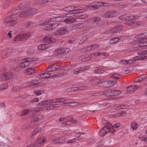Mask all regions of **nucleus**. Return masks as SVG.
<instances>
[{
  "mask_svg": "<svg viewBox=\"0 0 147 147\" xmlns=\"http://www.w3.org/2000/svg\"><path fill=\"white\" fill-rule=\"evenodd\" d=\"M99 3H98V4L97 5H91L90 6L91 7H92L93 8L95 9H97L99 8V7L100 6V4H99Z\"/></svg>",
  "mask_w": 147,
  "mask_h": 147,
  "instance_id": "nucleus-61",
  "label": "nucleus"
},
{
  "mask_svg": "<svg viewBox=\"0 0 147 147\" xmlns=\"http://www.w3.org/2000/svg\"><path fill=\"white\" fill-rule=\"evenodd\" d=\"M57 69L56 65L54 64L48 67L46 69V71L48 72H51L55 71Z\"/></svg>",
  "mask_w": 147,
  "mask_h": 147,
  "instance_id": "nucleus-20",
  "label": "nucleus"
},
{
  "mask_svg": "<svg viewBox=\"0 0 147 147\" xmlns=\"http://www.w3.org/2000/svg\"><path fill=\"white\" fill-rule=\"evenodd\" d=\"M138 124L136 123H132L131 127L134 130H136L138 128Z\"/></svg>",
  "mask_w": 147,
  "mask_h": 147,
  "instance_id": "nucleus-46",
  "label": "nucleus"
},
{
  "mask_svg": "<svg viewBox=\"0 0 147 147\" xmlns=\"http://www.w3.org/2000/svg\"><path fill=\"white\" fill-rule=\"evenodd\" d=\"M138 54L139 55H142L143 56L141 57L144 58L145 59L147 58V50L143 51H139L138 52Z\"/></svg>",
  "mask_w": 147,
  "mask_h": 147,
  "instance_id": "nucleus-30",
  "label": "nucleus"
},
{
  "mask_svg": "<svg viewBox=\"0 0 147 147\" xmlns=\"http://www.w3.org/2000/svg\"><path fill=\"white\" fill-rule=\"evenodd\" d=\"M21 89V88L20 86H16L12 88V90L15 91H17Z\"/></svg>",
  "mask_w": 147,
  "mask_h": 147,
  "instance_id": "nucleus-58",
  "label": "nucleus"
},
{
  "mask_svg": "<svg viewBox=\"0 0 147 147\" xmlns=\"http://www.w3.org/2000/svg\"><path fill=\"white\" fill-rule=\"evenodd\" d=\"M91 20L94 23H95L96 24H99L100 22L101 21V19L98 17H94L92 18Z\"/></svg>",
  "mask_w": 147,
  "mask_h": 147,
  "instance_id": "nucleus-26",
  "label": "nucleus"
},
{
  "mask_svg": "<svg viewBox=\"0 0 147 147\" xmlns=\"http://www.w3.org/2000/svg\"><path fill=\"white\" fill-rule=\"evenodd\" d=\"M65 140V138L62 137L56 138L53 140V142L54 143H61L64 142Z\"/></svg>",
  "mask_w": 147,
  "mask_h": 147,
  "instance_id": "nucleus-18",
  "label": "nucleus"
},
{
  "mask_svg": "<svg viewBox=\"0 0 147 147\" xmlns=\"http://www.w3.org/2000/svg\"><path fill=\"white\" fill-rule=\"evenodd\" d=\"M8 86L6 84H2L0 85V90H4L7 88Z\"/></svg>",
  "mask_w": 147,
  "mask_h": 147,
  "instance_id": "nucleus-42",
  "label": "nucleus"
},
{
  "mask_svg": "<svg viewBox=\"0 0 147 147\" xmlns=\"http://www.w3.org/2000/svg\"><path fill=\"white\" fill-rule=\"evenodd\" d=\"M30 65V63L26 62L24 60L23 62L22 63L20 64H19V66L22 68L26 67Z\"/></svg>",
  "mask_w": 147,
  "mask_h": 147,
  "instance_id": "nucleus-32",
  "label": "nucleus"
},
{
  "mask_svg": "<svg viewBox=\"0 0 147 147\" xmlns=\"http://www.w3.org/2000/svg\"><path fill=\"white\" fill-rule=\"evenodd\" d=\"M40 111V109L38 108H35L32 110L30 111V113H31L34 114L36 112H38Z\"/></svg>",
  "mask_w": 147,
  "mask_h": 147,
  "instance_id": "nucleus-45",
  "label": "nucleus"
},
{
  "mask_svg": "<svg viewBox=\"0 0 147 147\" xmlns=\"http://www.w3.org/2000/svg\"><path fill=\"white\" fill-rule=\"evenodd\" d=\"M78 88L76 87H73L71 88H69L66 90V91L67 92H69L71 91V90H77Z\"/></svg>",
  "mask_w": 147,
  "mask_h": 147,
  "instance_id": "nucleus-54",
  "label": "nucleus"
},
{
  "mask_svg": "<svg viewBox=\"0 0 147 147\" xmlns=\"http://www.w3.org/2000/svg\"><path fill=\"white\" fill-rule=\"evenodd\" d=\"M38 84L37 83L34 84L33 82H30L28 83H25L23 85L24 87V88H28V87H31L32 86H34L35 85V86H36Z\"/></svg>",
  "mask_w": 147,
  "mask_h": 147,
  "instance_id": "nucleus-27",
  "label": "nucleus"
},
{
  "mask_svg": "<svg viewBox=\"0 0 147 147\" xmlns=\"http://www.w3.org/2000/svg\"><path fill=\"white\" fill-rule=\"evenodd\" d=\"M47 109L48 110L54 109L53 104H51L49 105L47 107Z\"/></svg>",
  "mask_w": 147,
  "mask_h": 147,
  "instance_id": "nucleus-56",
  "label": "nucleus"
},
{
  "mask_svg": "<svg viewBox=\"0 0 147 147\" xmlns=\"http://www.w3.org/2000/svg\"><path fill=\"white\" fill-rule=\"evenodd\" d=\"M138 87L136 86L133 85L128 87L127 91L130 92H132L135 91L137 89Z\"/></svg>",
  "mask_w": 147,
  "mask_h": 147,
  "instance_id": "nucleus-25",
  "label": "nucleus"
},
{
  "mask_svg": "<svg viewBox=\"0 0 147 147\" xmlns=\"http://www.w3.org/2000/svg\"><path fill=\"white\" fill-rule=\"evenodd\" d=\"M122 26L120 25L115 27L111 29V32L113 34L119 32L122 30Z\"/></svg>",
  "mask_w": 147,
  "mask_h": 147,
  "instance_id": "nucleus-12",
  "label": "nucleus"
},
{
  "mask_svg": "<svg viewBox=\"0 0 147 147\" xmlns=\"http://www.w3.org/2000/svg\"><path fill=\"white\" fill-rule=\"evenodd\" d=\"M37 12L36 9L29 7L26 11H22L19 14L20 17H26L35 14Z\"/></svg>",
  "mask_w": 147,
  "mask_h": 147,
  "instance_id": "nucleus-2",
  "label": "nucleus"
},
{
  "mask_svg": "<svg viewBox=\"0 0 147 147\" xmlns=\"http://www.w3.org/2000/svg\"><path fill=\"white\" fill-rule=\"evenodd\" d=\"M19 35H20V40L22 41H25L30 37L29 34L26 33H23V34H20Z\"/></svg>",
  "mask_w": 147,
  "mask_h": 147,
  "instance_id": "nucleus-15",
  "label": "nucleus"
},
{
  "mask_svg": "<svg viewBox=\"0 0 147 147\" xmlns=\"http://www.w3.org/2000/svg\"><path fill=\"white\" fill-rule=\"evenodd\" d=\"M90 67V66L88 65L79 67L74 71L73 73L75 75H78L80 73H82L85 70L89 69Z\"/></svg>",
  "mask_w": 147,
  "mask_h": 147,
  "instance_id": "nucleus-7",
  "label": "nucleus"
},
{
  "mask_svg": "<svg viewBox=\"0 0 147 147\" xmlns=\"http://www.w3.org/2000/svg\"><path fill=\"white\" fill-rule=\"evenodd\" d=\"M20 41H21L20 35H18L15 36L14 38L13 39L12 42L13 43H16Z\"/></svg>",
  "mask_w": 147,
  "mask_h": 147,
  "instance_id": "nucleus-35",
  "label": "nucleus"
},
{
  "mask_svg": "<svg viewBox=\"0 0 147 147\" xmlns=\"http://www.w3.org/2000/svg\"><path fill=\"white\" fill-rule=\"evenodd\" d=\"M10 0H3V7L6 8L9 5V1Z\"/></svg>",
  "mask_w": 147,
  "mask_h": 147,
  "instance_id": "nucleus-40",
  "label": "nucleus"
},
{
  "mask_svg": "<svg viewBox=\"0 0 147 147\" xmlns=\"http://www.w3.org/2000/svg\"><path fill=\"white\" fill-rule=\"evenodd\" d=\"M64 98H61L57 99H53V102L54 103L61 102L62 101L61 100H63V99Z\"/></svg>",
  "mask_w": 147,
  "mask_h": 147,
  "instance_id": "nucleus-52",
  "label": "nucleus"
},
{
  "mask_svg": "<svg viewBox=\"0 0 147 147\" xmlns=\"http://www.w3.org/2000/svg\"><path fill=\"white\" fill-rule=\"evenodd\" d=\"M120 38L119 37L115 38L110 40V42L111 44H114L118 42Z\"/></svg>",
  "mask_w": 147,
  "mask_h": 147,
  "instance_id": "nucleus-37",
  "label": "nucleus"
},
{
  "mask_svg": "<svg viewBox=\"0 0 147 147\" xmlns=\"http://www.w3.org/2000/svg\"><path fill=\"white\" fill-rule=\"evenodd\" d=\"M59 24L57 23H55L51 24V30L57 28L59 26Z\"/></svg>",
  "mask_w": 147,
  "mask_h": 147,
  "instance_id": "nucleus-41",
  "label": "nucleus"
},
{
  "mask_svg": "<svg viewBox=\"0 0 147 147\" xmlns=\"http://www.w3.org/2000/svg\"><path fill=\"white\" fill-rule=\"evenodd\" d=\"M43 116L42 115H38L34 116L32 118L31 120L32 123H34L38 121L39 120L42 119Z\"/></svg>",
  "mask_w": 147,
  "mask_h": 147,
  "instance_id": "nucleus-13",
  "label": "nucleus"
},
{
  "mask_svg": "<svg viewBox=\"0 0 147 147\" xmlns=\"http://www.w3.org/2000/svg\"><path fill=\"white\" fill-rule=\"evenodd\" d=\"M51 21L50 20H49L45 22L42 27L43 29L45 30H51V24H49Z\"/></svg>",
  "mask_w": 147,
  "mask_h": 147,
  "instance_id": "nucleus-14",
  "label": "nucleus"
},
{
  "mask_svg": "<svg viewBox=\"0 0 147 147\" xmlns=\"http://www.w3.org/2000/svg\"><path fill=\"white\" fill-rule=\"evenodd\" d=\"M101 80L99 79H93L90 82L91 83H94L92 86H95L99 83L101 82Z\"/></svg>",
  "mask_w": 147,
  "mask_h": 147,
  "instance_id": "nucleus-34",
  "label": "nucleus"
},
{
  "mask_svg": "<svg viewBox=\"0 0 147 147\" xmlns=\"http://www.w3.org/2000/svg\"><path fill=\"white\" fill-rule=\"evenodd\" d=\"M121 93V92L120 90L113 89L105 92L103 94L107 96H117L120 94Z\"/></svg>",
  "mask_w": 147,
  "mask_h": 147,
  "instance_id": "nucleus-5",
  "label": "nucleus"
},
{
  "mask_svg": "<svg viewBox=\"0 0 147 147\" xmlns=\"http://www.w3.org/2000/svg\"><path fill=\"white\" fill-rule=\"evenodd\" d=\"M39 101L38 98H37L33 99L30 101L31 103H34Z\"/></svg>",
  "mask_w": 147,
  "mask_h": 147,
  "instance_id": "nucleus-63",
  "label": "nucleus"
},
{
  "mask_svg": "<svg viewBox=\"0 0 147 147\" xmlns=\"http://www.w3.org/2000/svg\"><path fill=\"white\" fill-rule=\"evenodd\" d=\"M101 53L100 52H97V53H92L91 55V57H92L93 56H98L100 55Z\"/></svg>",
  "mask_w": 147,
  "mask_h": 147,
  "instance_id": "nucleus-64",
  "label": "nucleus"
},
{
  "mask_svg": "<svg viewBox=\"0 0 147 147\" xmlns=\"http://www.w3.org/2000/svg\"><path fill=\"white\" fill-rule=\"evenodd\" d=\"M77 12V9H73L70 13H69L68 14L67 13L66 14V16L67 17H68L69 16L68 15L69 14L73 15V16L74 15V14L78 13Z\"/></svg>",
  "mask_w": 147,
  "mask_h": 147,
  "instance_id": "nucleus-43",
  "label": "nucleus"
},
{
  "mask_svg": "<svg viewBox=\"0 0 147 147\" xmlns=\"http://www.w3.org/2000/svg\"><path fill=\"white\" fill-rule=\"evenodd\" d=\"M35 72V70L33 68H28L25 70V73L27 75H32Z\"/></svg>",
  "mask_w": 147,
  "mask_h": 147,
  "instance_id": "nucleus-21",
  "label": "nucleus"
},
{
  "mask_svg": "<svg viewBox=\"0 0 147 147\" xmlns=\"http://www.w3.org/2000/svg\"><path fill=\"white\" fill-rule=\"evenodd\" d=\"M120 125V124L119 123H117L116 124H115L114 125V126H112V125H111V130L112 131V132L113 131H114L115 130H114V127L115 128H117L118 127H119V126Z\"/></svg>",
  "mask_w": 147,
  "mask_h": 147,
  "instance_id": "nucleus-55",
  "label": "nucleus"
},
{
  "mask_svg": "<svg viewBox=\"0 0 147 147\" xmlns=\"http://www.w3.org/2000/svg\"><path fill=\"white\" fill-rule=\"evenodd\" d=\"M51 76V74L48 73H42L38 76V78H49Z\"/></svg>",
  "mask_w": 147,
  "mask_h": 147,
  "instance_id": "nucleus-17",
  "label": "nucleus"
},
{
  "mask_svg": "<svg viewBox=\"0 0 147 147\" xmlns=\"http://www.w3.org/2000/svg\"><path fill=\"white\" fill-rule=\"evenodd\" d=\"M41 131V129L40 127H38L37 128H36L34 131H33L32 133V135L31 136V138H33L34 136L36 134L40 132Z\"/></svg>",
  "mask_w": 147,
  "mask_h": 147,
  "instance_id": "nucleus-22",
  "label": "nucleus"
},
{
  "mask_svg": "<svg viewBox=\"0 0 147 147\" xmlns=\"http://www.w3.org/2000/svg\"><path fill=\"white\" fill-rule=\"evenodd\" d=\"M134 59L135 61L138 60H144L145 59L144 58H143V57L139 56H137L135 57L134 58Z\"/></svg>",
  "mask_w": 147,
  "mask_h": 147,
  "instance_id": "nucleus-60",
  "label": "nucleus"
},
{
  "mask_svg": "<svg viewBox=\"0 0 147 147\" xmlns=\"http://www.w3.org/2000/svg\"><path fill=\"white\" fill-rule=\"evenodd\" d=\"M6 74L7 73H6L1 74L0 76V79L1 80H7Z\"/></svg>",
  "mask_w": 147,
  "mask_h": 147,
  "instance_id": "nucleus-39",
  "label": "nucleus"
},
{
  "mask_svg": "<svg viewBox=\"0 0 147 147\" xmlns=\"http://www.w3.org/2000/svg\"><path fill=\"white\" fill-rule=\"evenodd\" d=\"M119 19L128 21L133 20L136 19L135 16L130 14L124 15L122 17H119Z\"/></svg>",
  "mask_w": 147,
  "mask_h": 147,
  "instance_id": "nucleus-6",
  "label": "nucleus"
},
{
  "mask_svg": "<svg viewBox=\"0 0 147 147\" xmlns=\"http://www.w3.org/2000/svg\"><path fill=\"white\" fill-rule=\"evenodd\" d=\"M141 37L140 38V39H138L136 41L137 43H138L140 46L143 47L147 45V42L146 40H147V34L144 33L141 34L140 35Z\"/></svg>",
  "mask_w": 147,
  "mask_h": 147,
  "instance_id": "nucleus-4",
  "label": "nucleus"
},
{
  "mask_svg": "<svg viewBox=\"0 0 147 147\" xmlns=\"http://www.w3.org/2000/svg\"><path fill=\"white\" fill-rule=\"evenodd\" d=\"M113 79H119L120 77V76L117 74H113L111 76Z\"/></svg>",
  "mask_w": 147,
  "mask_h": 147,
  "instance_id": "nucleus-48",
  "label": "nucleus"
},
{
  "mask_svg": "<svg viewBox=\"0 0 147 147\" xmlns=\"http://www.w3.org/2000/svg\"><path fill=\"white\" fill-rule=\"evenodd\" d=\"M52 103H54L53 99H49L39 102L38 103V104L40 106H41L45 104H48Z\"/></svg>",
  "mask_w": 147,
  "mask_h": 147,
  "instance_id": "nucleus-16",
  "label": "nucleus"
},
{
  "mask_svg": "<svg viewBox=\"0 0 147 147\" xmlns=\"http://www.w3.org/2000/svg\"><path fill=\"white\" fill-rule=\"evenodd\" d=\"M72 10L73 9L72 8L71 6H70L65 7L61 10H60V11L62 12V13H63V11L69 12V13H70Z\"/></svg>",
  "mask_w": 147,
  "mask_h": 147,
  "instance_id": "nucleus-24",
  "label": "nucleus"
},
{
  "mask_svg": "<svg viewBox=\"0 0 147 147\" xmlns=\"http://www.w3.org/2000/svg\"><path fill=\"white\" fill-rule=\"evenodd\" d=\"M78 136H77V137L73 138V140H80V136L82 134L84 135L85 133H82L81 132H79L78 133Z\"/></svg>",
  "mask_w": 147,
  "mask_h": 147,
  "instance_id": "nucleus-51",
  "label": "nucleus"
},
{
  "mask_svg": "<svg viewBox=\"0 0 147 147\" xmlns=\"http://www.w3.org/2000/svg\"><path fill=\"white\" fill-rule=\"evenodd\" d=\"M36 60V58H27L24 59V60L26 62H28V63L30 61H34Z\"/></svg>",
  "mask_w": 147,
  "mask_h": 147,
  "instance_id": "nucleus-47",
  "label": "nucleus"
},
{
  "mask_svg": "<svg viewBox=\"0 0 147 147\" xmlns=\"http://www.w3.org/2000/svg\"><path fill=\"white\" fill-rule=\"evenodd\" d=\"M46 141V139L45 137H42L39 138L35 142L36 144V147H40Z\"/></svg>",
  "mask_w": 147,
  "mask_h": 147,
  "instance_id": "nucleus-9",
  "label": "nucleus"
},
{
  "mask_svg": "<svg viewBox=\"0 0 147 147\" xmlns=\"http://www.w3.org/2000/svg\"><path fill=\"white\" fill-rule=\"evenodd\" d=\"M53 54L55 56L60 55L62 57L63 55L61 49H58L55 51L53 52Z\"/></svg>",
  "mask_w": 147,
  "mask_h": 147,
  "instance_id": "nucleus-23",
  "label": "nucleus"
},
{
  "mask_svg": "<svg viewBox=\"0 0 147 147\" xmlns=\"http://www.w3.org/2000/svg\"><path fill=\"white\" fill-rule=\"evenodd\" d=\"M111 124L107 122L105 127L102 128L99 131V134L101 136H103L109 131L112 132L111 128Z\"/></svg>",
  "mask_w": 147,
  "mask_h": 147,
  "instance_id": "nucleus-3",
  "label": "nucleus"
},
{
  "mask_svg": "<svg viewBox=\"0 0 147 147\" xmlns=\"http://www.w3.org/2000/svg\"><path fill=\"white\" fill-rule=\"evenodd\" d=\"M135 61L134 59H133L129 60H127V64H132L135 63Z\"/></svg>",
  "mask_w": 147,
  "mask_h": 147,
  "instance_id": "nucleus-62",
  "label": "nucleus"
},
{
  "mask_svg": "<svg viewBox=\"0 0 147 147\" xmlns=\"http://www.w3.org/2000/svg\"><path fill=\"white\" fill-rule=\"evenodd\" d=\"M68 31L66 29H62L57 30L53 34L56 35H63L68 33Z\"/></svg>",
  "mask_w": 147,
  "mask_h": 147,
  "instance_id": "nucleus-11",
  "label": "nucleus"
},
{
  "mask_svg": "<svg viewBox=\"0 0 147 147\" xmlns=\"http://www.w3.org/2000/svg\"><path fill=\"white\" fill-rule=\"evenodd\" d=\"M98 46L97 45H92L87 47V51H90L92 50H95L98 48Z\"/></svg>",
  "mask_w": 147,
  "mask_h": 147,
  "instance_id": "nucleus-31",
  "label": "nucleus"
},
{
  "mask_svg": "<svg viewBox=\"0 0 147 147\" xmlns=\"http://www.w3.org/2000/svg\"><path fill=\"white\" fill-rule=\"evenodd\" d=\"M6 73L7 80L12 78L13 76V74L11 73L7 72Z\"/></svg>",
  "mask_w": 147,
  "mask_h": 147,
  "instance_id": "nucleus-57",
  "label": "nucleus"
},
{
  "mask_svg": "<svg viewBox=\"0 0 147 147\" xmlns=\"http://www.w3.org/2000/svg\"><path fill=\"white\" fill-rule=\"evenodd\" d=\"M139 77L141 81L147 77V74H142Z\"/></svg>",
  "mask_w": 147,
  "mask_h": 147,
  "instance_id": "nucleus-49",
  "label": "nucleus"
},
{
  "mask_svg": "<svg viewBox=\"0 0 147 147\" xmlns=\"http://www.w3.org/2000/svg\"><path fill=\"white\" fill-rule=\"evenodd\" d=\"M61 49L63 57L67 54L70 51V49L68 48H63Z\"/></svg>",
  "mask_w": 147,
  "mask_h": 147,
  "instance_id": "nucleus-33",
  "label": "nucleus"
},
{
  "mask_svg": "<svg viewBox=\"0 0 147 147\" xmlns=\"http://www.w3.org/2000/svg\"><path fill=\"white\" fill-rule=\"evenodd\" d=\"M48 45L43 44L39 45L38 47V49L39 50H45L48 48Z\"/></svg>",
  "mask_w": 147,
  "mask_h": 147,
  "instance_id": "nucleus-28",
  "label": "nucleus"
},
{
  "mask_svg": "<svg viewBox=\"0 0 147 147\" xmlns=\"http://www.w3.org/2000/svg\"><path fill=\"white\" fill-rule=\"evenodd\" d=\"M76 19L74 18L66 19L64 20V22L66 23L70 24L75 22Z\"/></svg>",
  "mask_w": 147,
  "mask_h": 147,
  "instance_id": "nucleus-36",
  "label": "nucleus"
},
{
  "mask_svg": "<svg viewBox=\"0 0 147 147\" xmlns=\"http://www.w3.org/2000/svg\"><path fill=\"white\" fill-rule=\"evenodd\" d=\"M126 114L127 113L126 112L124 111H121L119 112L118 114H117V115L119 117H124L125 116Z\"/></svg>",
  "mask_w": 147,
  "mask_h": 147,
  "instance_id": "nucleus-44",
  "label": "nucleus"
},
{
  "mask_svg": "<svg viewBox=\"0 0 147 147\" xmlns=\"http://www.w3.org/2000/svg\"><path fill=\"white\" fill-rule=\"evenodd\" d=\"M116 81L109 80L103 82V86L106 88H109L114 86L117 83Z\"/></svg>",
  "mask_w": 147,
  "mask_h": 147,
  "instance_id": "nucleus-10",
  "label": "nucleus"
},
{
  "mask_svg": "<svg viewBox=\"0 0 147 147\" xmlns=\"http://www.w3.org/2000/svg\"><path fill=\"white\" fill-rule=\"evenodd\" d=\"M28 5L26 4V2H24L20 4L18 6V7L16 8L17 9H24L25 7H27Z\"/></svg>",
  "mask_w": 147,
  "mask_h": 147,
  "instance_id": "nucleus-29",
  "label": "nucleus"
},
{
  "mask_svg": "<svg viewBox=\"0 0 147 147\" xmlns=\"http://www.w3.org/2000/svg\"><path fill=\"white\" fill-rule=\"evenodd\" d=\"M103 71L100 69H96L94 71V72L95 74H101L102 73Z\"/></svg>",
  "mask_w": 147,
  "mask_h": 147,
  "instance_id": "nucleus-53",
  "label": "nucleus"
},
{
  "mask_svg": "<svg viewBox=\"0 0 147 147\" xmlns=\"http://www.w3.org/2000/svg\"><path fill=\"white\" fill-rule=\"evenodd\" d=\"M116 15V12L114 10H110L109 11L102 14L101 17L104 18H112Z\"/></svg>",
  "mask_w": 147,
  "mask_h": 147,
  "instance_id": "nucleus-8",
  "label": "nucleus"
},
{
  "mask_svg": "<svg viewBox=\"0 0 147 147\" xmlns=\"http://www.w3.org/2000/svg\"><path fill=\"white\" fill-rule=\"evenodd\" d=\"M61 17H57L55 18H52L50 20L51 21L54 22H60L62 20Z\"/></svg>",
  "mask_w": 147,
  "mask_h": 147,
  "instance_id": "nucleus-38",
  "label": "nucleus"
},
{
  "mask_svg": "<svg viewBox=\"0 0 147 147\" xmlns=\"http://www.w3.org/2000/svg\"><path fill=\"white\" fill-rule=\"evenodd\" d=\"M29 111V110L28 109L24 110L22 111L21 115L24 116L28 114Z\"/></svg>",
  "mask_w": 147,
  "mask_h": 147,
  "instance_id": "nucleus-50",
  "label": "nucleus"
},
{
  "mask_svg": "<svg viewBox=\"0 0 147 147\" xmlns=\"http://www.w3.org/2000/svg\"><path fill=\"white\" fill-rule=\"evenodd\" d=\"M17 19V14L16 13L7 16L5 18L4 22L7 25L13 26L16 24Z\"/></svg>",
  "mask_w": 147,
  "mask_h": 147,
  "instance_id": "nucleus-1",
  "label": "nucleus"
},
{
  "mask_svg": "<svg viewBox=\"0 0 147 147\" xmlns=\"http://www.w3.org/2000/svg\"><path fill=\"white\" fill-rule=\"evenodd\" d=\"M84 26V24L79 23L77 24H74L72 27V29L76 30L82 28Z\"/></svg>",
  "mask_w": 147,
  "mask_h": 147,
  "instance_id": "nucleus-19",
  "label": "nucleus"
},
{
  "mask_svg": "<svg viewBox=\"0 0 147 147\" xmlns=\"http://www.w3.org/2000/svg\"><path fill=\"white\" fill-rule=\"evenodd\" d=\"M87 16L85 15H83L76 17V19H85L87 18Z\"/></svg>",
  "mask_w": 147,
  "mask_h": 147,
  "instance_id": "nucleus-59",
  "label": "nucleus"
}]
</instances>
